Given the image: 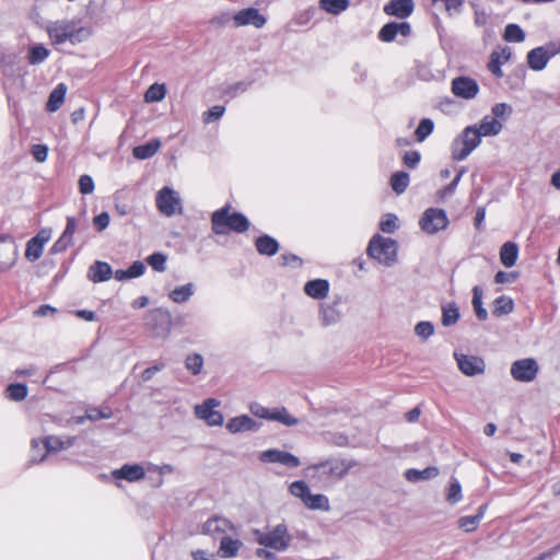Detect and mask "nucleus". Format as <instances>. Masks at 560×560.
Segmentation results:
<instances>
[{"label": "nucleus", "instance_id": "nucleus-1", "mask_svg": "<svg viewBox=\"0 0 560 560\" xmlns=\"http://www.w3.org/2000/svg\"><path fill=\"white\" fill-rule=\"evenodd\" d=\"M357 465L353 459L327 458L317 464L310 465L305 469V476L319 488L328 489L342 480Z\"/></svg>", "mask_w": 560, "mask_h": 560}, {"label": "nucleus", "instance_id": "nucleus-2", "mask_svg": "<svg viewBox=\"0 0 560 560\" xmlns=\"http://www.w3.org/2000/svg\"><path fill=\"white\" fill-rule=\"evenodd\" d=\"M231 205L215 210L211 214V229L217 235H225L230 231L235 233H245L249 229V220L245 214L238 211L230 212Z\"/></svg>", "mask_w": 560, "mask_h": 560}, {"label": "nucleus", "instance_id": "nucleus-3", "mask_svg": "<svg viewBox=\"0 0 560 560\" xmlns=\"http://www.w3.org/2000/svg\"><path fill=\"white\" fill-rule=\"evenodd\" d=\"M47 33L55 45H61L66 42L77 45L91 36V30L89 27H77L72 21L54 22L48 25Z\"/></svg>", "mask_w": 560, "mask_h": 560}, {"label": "nucleus", "instance_id": "nucleus-4", "mask_svg": "<svg viewBox=\"0 0 560 560\" xmlns=\"http://www.w3.org/2000/svg\"><path fill=\"white\" fill-rule=\"evenodd\" d=\"M253 535L259 545L279 552L285 551L292 539L284 523L276 525L268 532L254 529Z\"/></svg>", "mask_w": 560, "mask_h": 560}, {"label": "nucleus", "instance_id": "nucleus-5", "mask_svg": "<svg viewBox=\"0 0 560 560\" xmlns=\"http://www.w3.org/2000/svg\"><path fill=\"white\" fill-rule=\"evenodd\" d=\"M397 242L390 237L374 235L368 245V255L378 262L389 267L397 260Z\"/></svg>", "mask_w": 560, "mask_h": 560}, {"label": "nucleus", "instance_id": "nucleus-6", "mask_svg": "<svg viewBox=\"0 0 560 560\" xmlns=\"http://www.w3.org/2000/svg\"><path fill=\"white\" fill-rule=\"evenodd\" d=\"M480 132L477 125H470L464 128L462 133L456 137L452 143V159L454 161H464L481 143Z\"/></svg>", "mask_w": 560, "mask_h": 560}, {"label": "nucleus", "instance_id": "nucleus-7", "mask_svg": "<svg viewBox=\"0 0 560 560\" xmlns=\"http://www.w3.org/2000/svg\"><path fill=\"white\" fill-rule=\"evenodd\" d=\"M144 324L154 337L165 339L172 330V315L168 310L156 307L145 314Z\"/></svg>", "mask_w": 560, "mask_h": 560}, {"label": "nucleus", "instance_id": "nucleus-8", "mask_svg": "<svg viewBox=\"0 0 560 560\" xmlns=\"http://www.w3.org/2000/svg\"><path fill=\"white\" fill-rule=\"evenodd\" d=\"M155 205L159 212L168 218L183 213V206L179 195L168 186H164L158 191L155 197Z\"/></svg>", "mask_w": 560, "mask_h": 560}, {"label": "nucleus", "instance_id": "nucleus-9", "mask_svg": "<svg viewBox=\"0 0 560 560\" xmlns=\"http://www.w3.org/2000/svg\"><path fill=\"white\" fill-rule=\"evenodd\" d=\"M560 52V44L550 42L545 46L533 48L527 54L528 67L534 71H541L547 67L550 58Z\"/></svg>", "mask_w": 560, "mask_h": 560}, {"label": "nucleus", "instance_id": "nucleus-10", "mask_svg": "<svg viewBox=\"0 0 560 560\" xmlns=\"http://www.w3.org/2000/svg\"><path fill=\"white\" fill-rule=\"evenodd\" d=\"M419 225L423 232L428 234H435L447 228L448 218L445 210L440 208H429L420 218Z\"/></svg>", "mask_w": 560, "mask_h": 560}, {"label": "nucleus", "instance_id": "nucleus-11", "mask_svg": "<svg viewBox=\"0 0 560 560\" xmlns=\"http://www.w3.org/2000/svg\"><path fill=\"white\" fill-rule=\"evenodd\" d=\"M74 438H67L66 440L60 439L59 436L49 435L46 436L42 441L33 440V452L37 448H43V455L37 458L35 455L32 457V463H42L48 453L58 452L61 450L69 448L74 443Z\"/></svg>", "mask_w": 560, "mask_h": 560}, {"label": "nucleus", "instance_id": "nucleus-12", "mask_svg": "<svg viewBox=\"0 0 560 560\" xmlns=\"http://www.w3.org/2000/svg\"><path fill=\"white\" fill-rule=\"evenodd\" d=\"M539 372V365L534 358L516 360L512 363L510 373L513 380L522 383L533 382Z\"/></svg>", "mask_w": 560, "mask_h": 560}, {"label": "nucleus", "instance_id": "nucleus-13", "mask_svg": "<svg viewBox=\"0 0 560 560\" xmlns=\"http://www.w3.org/2000/svg\"><path fill=\"white\" fill-rule=\"evenodd\" d=\"M220 406V401L215 398H208L202 404L195 406V415L202 419L210 427H219L223 424V415L215 410Z\"/></svg>", "mask_w": 560, "mask_h": 560}, {"label": "nucleus", "instance_id": "nucleus-14", "mask_svg": "<svg viewBox=\"0 0 560 560\" xmlns=\"http://www.w3.org/2000/svg\"><path fill=\"white\" fill-rule=\"evenodd\" d=\"M235 530L236 528L230 520L218 515L208 518L202 525V534L220 540L222 536H226Z\"/></svg>", "mask_w": 560, "mask_h": 560}, {"label": "nucleus", "instance_id": "nucleus-15", "mask_svg": "<svg viewBox=\"0 0 560 560\" xmlns=\"http://www.w3.org/2000/svg\"><path fill=\"white\" fill-rule=\"evenodd\" d=\"M232 20L235 27L253 25L256 28H261L267 23L266 16L253 7L240 10L232 16Z\"/></svg>", "mask_w": 560, "mask_h": 560}, {"label": "nucleus", "instance_id": "nucleus-16", "mask_svg": "<svg viewBox=\"0 0 560 560\" xmlns=\"http://www.w3.org/2000/svg\"><path fill=\"white\" fill-rule=\"evenodd\" d=\"M455 359L460 372L467 376H475L485 372V361L478 355L455 354Z\"/></svg>", "mask_w": 560, "mask_h": 560}, {"label": "nucleus", "instance_id": "nucleus-17", "mask_svg": "<svg viewBox=\"0 0 560 560\" xmlns=\"http://www.w3.org/2000/svg\"><path fill=\"white\" fill-rule=\"evenodd\" d=\"M259 459L262 463H279L291 468L299 467L301 464L300 458L295 455L277 448L264 451L260 453Z\"/></svg>", "mask_w": 560, "mask_h": 560}, {"label": "nucleus", "instance_id": "nucleus-18", "mask_svg": "<svg viewBox=\"0 0 560 560\" xmlns=\"http://www.w3.org/2000/svg\"><path fill=\"white\" fill-rule=\"evenodd\" d=\"M401 35L404 37H408L411 35V25L410 23L402 22H388L378 32V39L384 43H392L395 40L397 35Z\"/></svg>", "mask_w": 560, "mask_h": 560}, {"label": "nucleus", "instance_id": "nucleus-19", "mask_svg": "<svg viewBox=\"0 0 560 560\" xmlns=\"http://www.w3.org/2000/svg\"><path fill=\"white\" fill-rule=\"evenodd\" d=\"M452 92L462 98H474L479 92V85L476 80L468 77H458L452 81Z\"/></svg>", "mask_w": 560, "mask_h": 560}, {"label": "nucleus", "instance_id": "nucleus-20", "mask_svg": "<svg viewBox=\"0 0 560 560\" xmlns=\"http://www.w3.org/2000/svg\"><path fill=\"white\" fill-rule=\"evenodd\" d=\"M16 259V246L10 236H0V271L9 270Z\"/></svg>", "mask_w": 560, "mask_h": 560}, {"label": "nucleus", "instance_id": "nucleus-21", "mask_svg": "<svg viewBox=\"0 0 560 560\" xmlns=\"http://www.w3.org/2000/svg\"><path fill=\"white\" fill-rule=\"evenodd\" d=\"M413 0H389L384 5V12L387 15L396 16L398 19H406L413 12Z\"/></svg>", "mask_w": 560, "mask_h": 560}, {"label": "nucleus", "instance_id": "nucleus-22", "mask_svg": "<svg viewBox=\"0 0 560 560\" xmlns=\"http://www.w3.org/2000/svg\"><path fill=\"white\" fill-rule=\"evenodd\" d=\"M112 475L115 479L136 482L144 478L145 470L140 464H125L119 469H115Z\"/></svg>", "mask_w": 560, "mask_h": 560}, {"label": "nucleus", "instance_id": "nucleus-23", "mask_svg": "<svg viewBox=\"0 0 560 560\" xmlns=\"http://www.w3.org/2000/svg\"><path fill=\"white\" fill-rule=\"evenodd\" d=\"M86 277L94 283L105 282L113 277V269L108 262L96 260L89 267Z\"/></svg>", "mask_w": 560, "mask_h": 560}, {"label": "nucleus", "instance_id": "nucleus-24", "mask_svg": "<svg viewBox=\"0 0 560 560\" xmlns=\"http://www.w3.org/2000/svg\"><path fill=\"white\" fill-rule=\"evenodd\" d=\"M226 429L231 433L247 432L258 430L257 422L247 415L231 418L226 423Z\"/></svg>", "mask_w": 560, "mask_h": 560}, {"label": "nucleus", "instance_id": "nucleus-25", "mask_svg": "<svg viewBox=\"0 0 560 560\" xmlns=\"http://www.w3.org/2000/svg\"><path fill=\"white\" fill-rule=\"evenodd\" d=\"M304 292L315 300L325 299L329 292V282L326 279L310 280L304 285Z\"/></svg>", "mask_w": 560, "mask_h": 560}, {"label": "nucleus", "instance_id": "nucleus-26", "mask_svg": "<svg viewBox=\"0 0 560 560\" xmlns=\"http://www.w3.org/2000/svg\"><path fill=\"white\" fill-rule=\"evenodd\" d=\"M255 247L260 255L271 257L278 253L280 245L275 237L264 234L255 240Z\"/></svg>", "mask_w": 560, "mask_h": 560}, {"label": "nucleus", "instance_id": "nucleus-27", "mask_svg": "<svg viewBox=\"0 0 560 560\" xmlns=\"http://www.w3.org/2000/svg\"><path fill=\"white\" fill-rule=\"evenodd\" d=\"M503 129V125L500 120L492 118L487 115L481 120L480 124L477 125V130L480 132L481 137H493L499 135Z\"/></svg>", "mask_w": 560, "mask_h": 560}, {"label": "nucleus", "instance_id": "nucleus-28", "mask_svg": "<svg viewBox=\"0 0 560 560\" xmlns=\"http://www.w3.org/2000/svg\"><path fill=\"white\" fill-rule=\"evenodd\" d=\"M67 86L65 83H59L49 94L46 103V110L49 113L57 112L65 102Z\"/></svg>", "mask_w": 560, "mask_h": 560}, {"label": "nucleus", "instance_id": "nucleus-29", "mask_svg": "<svg viewBox=\"0 0 560 560\" xmlns=\"http://www.w3.org/2000/svg\"><path fill=\"white\" fill-rule=\"evenodd\" d=\"M518 258V246L514 242H506L500 249V260L506 268H511L516 264Z\"/></svg>", "mask_w": 560, "mask_h": 560}, {"label": "nucleus", "instance_id": "nucleus-30", "mask_svg": "<svg viewBox=\"0 0 560 560\" xmlns=\"http://www.w3.org/2000/svg\"><path fill=\"white\" fill-rule=\"evenodd\" d=\"M243 546L240 539H233L230 536H222L220 540L219 553L223 558H234Z\"/></svg>", "mask_w": 560, "mask_h": 560}, {"label": "nucleus", "instance_id": "nucleus-31", "mask_svg": "<svg viewBox=\"0 0 560 560\" xmlns=\"http://www.w3.org/2000/svg\"><path fill=\"white\" fill-rule=\"evenodd\" d=\"M161 141L159 139H152L144 144H140L133 148L132 154L138 160H147L152 158L160 149Z\"/></svg>", "mask_w": 560, "mask_h": 560}, {"label": "nucleus", "instance_id": "nucleus-32", "mask_svg": "<svg viewBox=\"0 0 560 560\" xmlns=\"http://www.w3.org/2000/svg\"><path fill=\"white\" fill-rule=\"evenodd\" d=\"M439 475V468L435 466H429L422 470L410 468L405 472V477L408 481L418 482L420 480L433 479Z\"/></svg>", "mask_w": 560, "mask_h": 560}, {"label": "nucleus", "instance_id": "nucleus-33", "mask_svg": "<svg viewBox=\"0 0 560 560\" xmlns=\"http://www.w3.org/2000/svg\"><path fill=\"white\" fill-rule=\"evenodd\" d=\"M0 70L8 78L14 77L19 71L18 56L15 54H2L0 57Z\"/></svg>", "mask_w": 560, "mask_h": 560}, {"label": "nucleus", "instance_id": "nucleus-34", "mask_svg": "<svg viewBox=\"0 0 560 560\" xmlns=\"http://www.w3.org/2000/svg\"><path fill=\"white\" fill-rule=\"evenodd\" d=\"M195 293V284L189 282L180 287H176L168 293V298L175 303L187 302Z\"/></svg>", "mask_w": 560, "mask_h": 560}, {"label": "nucleus", "instance_id": "nucleus-35", "mask_svg": "<svg viewBox=\"0 0 560 560\" xmlns=\"http://www.w3.org/2000/svg\"><path fill=\"white\" fill-rule=\"evenodd\" d=\"M269 420L280 422L285 427H293L300 422V420L290 415V412L284 407L272 408Z\"/></svg>", "mask_w": 560, "mask_h": 560}, {"label": "nucleus", "instance_id": "nucleus-36", "mask_svg": "<svg viewBox=\"0 0 560 560\" xmlns=\"http://www.w3.org/2000/svg\"><path fill=\"white\" fill-rule=\"evenodd\" d=\"M28 395L27 385L24 383H12L4 389V396L11 401H22Z\"/></svg>", "mask_w": 560, "mask_h": 560}, {"label": "nucleus", "instance_id": "nucleus-37", "mask_svg": "<svg viewBox=\"0 0 560 560\" xmlns=\"http://www.w3.org/2000/svg\"><path fill=\"white\" fill-rule=\"evenodd\" d=\"M514 310V302L508 295H500L493 301L492 314L495 317H501L512 313Z\"/></svg>", "mask_w": 560, "mask_h": 560}, {"label": "nucleus", "instance_id": "nucleus-38", "mask_svg": "<svg viewBox=\"0 0 560 560\" xmlns=\"http://www.w3.org/2000/svg\"><path fill=\"white\" fill-rule=\"evenodd\" d=\"M409 183L410 176L407 172H395L390 176V187L397 195H401L402 192H405L409 186Z\"/></svg>", "mask_w": 560, "mask_h": 560}, {"label": "nucleus", "instance_id": "nucleus-39", "mask_svg": "<svg viewBox=\"0 0 560 560\" xmlns=\"http://www.w3.org/2000/svg\"><path fill=\"white\" fill-rule=\"evenodd\" d=\"M459 319V308L455 302L442 306V324L445 327L453 326Z\"/></svg>", "mask_w": 560, "mask_h": 560}, {"label": "nucleus", "instance_id": "nucleus-40", "mask_svg": "<svg viewBox=\"0 0 560 560\" xmlns=\"http://www.w3.org/2000/svg\"><path fill=\"white\" fill-rule=\"evenodd\" d=\"M349 4V0H319V8L334 15L346 11Z\"/></svg>", "mask_w": 560, "mask_h": 560}, {"label": "nucleus", "instance_id": "nucleus-41", "mask_svg": "<svg viewBox=\"0 0 560 560\" xmlns=\"http://www.w3.org/2000/svg\"><path fill=\"white\" fill-rule=\"evenodd\" d=\"M304 505L310 510L329 511L330 504L329 499L325 494H310L304 500Z\"/></svg>", "mask_w": 560, "mask_h": 560}, {"label": "nucleus", "instance_id": "nucleus-42", "mask_svg": "<svg viewBox=\"0 0 560 560\" xmlns=\"http://www.w3.org/2000/svg\"><path fill=\"white\" fill-rule=\"evenodd\" d=\"M113 417L112 408L108 406L101 408H89L85 411L84 418H79L78 423H83L84 419H89L91 421H98L103 419H110Z\"/></svg>", "mask_w": 560, "mask_h": 560}, {"label": "nucleus", "instance_id": "nucleus-43", "mask_svg": "<svg viewBox=\"0 0 560 560\" xmlns=\"http://www.w3.org/2000/svg\"><path fill=\"white\" fill-rule=\"evenodd\" d=\"M482 289L475 285L472 289V306L476 316L479 320H486L488 318V312L482 305Z\"/></svg>", "mask_w": 560, "mask_h": 560}, {"label": "nucleus", "instance_id": "nucleus-44", "mask_svg": "<svg viewBox=\"0 0 560 560\" xmlns=\"http://www.w3.org/2000/svg\"><path fill=\"white\" fill-rule=\"evenodd\" d=\"M503 38L510 43H522L525 40V32L518 24L510 23L505 26Z\"/></svg>", "mask_w": 560, "mask_h": 560}, {"label": "nucleus", "instance_id": "nucleus-45", "mask_svg": "<svg viewBox=\"0 0 560 560\" xmlns=\"http://www.w3.org/2000/svg\"><path fill=\"white\" fill-rule=\"evenodd\" d=\"M433 120L430 118H423L415 130V138L418 142H423L433 132Z\"/></svg>", "mask_w": 560, "mask_h": 560}, {"label": "nucleus", "instance_id": "nucleus-46", "mask_svg": "<svg viewBox=\"0 0 560 560\" xmlns=\"http://www.w3.org/2000/svg\"><path fill=\"white\" fill-rule=\"evenodd\" d=\"M49 56V50L43 45L32 46L28 50V62L31 65H39L44 62Z\"/></svg>", "mask_w": 560, "mask_h": 560}, {"label": "nucleus", "instance_id": "nucleus-47", "mask_svg": "<svg viewBox=\"0 0 560 560\" xmlns=\"http://www.w3.org/2000/svg\"><path fill=\"white\" fill-rule=\"evenodd\" d=\"M336 305L337 304L322 306L320 313H322L323 324L325 326L332 325L339 319L340 314H339L338 310L336 308Z\"/></svg>", "mask_w": 560, "mask_h": 560}, {"label": "nucleus", "instance_id": "nucleus-48", "mask_svg": "<svg viewBox=\"0 0 560 560\" xmlns=\"http://www.w3.org/2000/svg\"><path fill=\"white\" fill-rule=\"evenodd\" d=\"M44 246L37 243V240L31 238L26 243L25 257L28 261H36L43 254Z\"/></svg>", "mask_w": 560, "mask_h": 560}, {"label": "nucleus", "instance_id": "nucleus-49", "mask_svg": "<svg viewBox=\"0 0 560 560\" xmlns=\"http://www.w3.org/2000/svg\"><path fill=\"white\" fill-rule=\"evenodd\" d=\"M289 490L292 495L300 498L303 503H304V500H306L307 497L311 494L307 483L303 480L293 481L290 485Z\"/></svg>", "mask_w": 560, "mask_h": 560}, {"label": "nucleus", "instance_id": "nucleus-50", "mask_svg": "<svg viewBox=\"0 0 560 560\" xmlns=\"http://www.w3.org/2000/svg\"><path fill=\"white\" fill-rule=\"evenodd\" d=\"M165 86L163 84L154 83L145 92L144 98L147 102H160L165 97Z\"/></svg>", "mask_w": 560, "mask_h": 560}, {"label": "nucleus", "instance_id": "nucleus-51", "mask_svg": "<svg viewBox=\"0 0 560 560\" xmlns=\"http://www.w3.org/2000/svg\"><path fill=\"white\" fill-rule=\"evenodd\" d=\"M463 498L462 494V486L457 479H452L447 493H446V501L454 505L457 502H459Z\"/></svg>", "mask_w": 560, "mask_h": 560}, {"label": "nucleus", "instance_id": "nucleus-52", "mask_svg": "<svg viewBox=\"0 0 560 560\" xmlns=\"http://www.w3.org/2000/svg\"><path fill=\"white\" fill-rule=\"evenodd\" d=\"M185 366L194 375L199 374L203 366L202 355L199 353H194V354L188 355L185 360Z\"/></svg>", "mask_w": 560, "mask_h": 560}, {"label": "nucleus", "instance_id": "nucleus-53", "mask_svg": "<svg viewBox=\"0 0 560 560\" xmlns=\"http://www.w3.org/2000/svg\"><path fill=\"white\" fill-rule=\"evenodd\" d=\"M167 257L163 253H153L147 258V262L158 272L166 269Z\"/></svg>", "mask_w": 560, "mask_h": 560}, {"label": "nucleus", "instance_id": "nucleus-54", "mask_svg": "<svg viewBox=\"0 0 560 560\" xmlns=\"http://www.w3.org/2000/svg\"><path fill=\"white\" fill-rule=\"evenodd\" d=\"M503 65V61L501 60V54L493 50L490 55V61L488 63V70L495 77V78H502L503 71L501 69V66Z\"/></svg>", "mask_w": 560, "mask_h": 560}, {"label": "nucleus", "instance_id": "nucleus-55", "mask_svg": "<svg viewBox=\"0 0 560 560\" xmlns=\"http://www.w3.org/2000/svg\"><path fill=\"white\" fill-rule=\"evenodd\" d=\"M480 520L481 513H477L476 515L472 516H463L458 520V526L466 533H470L477 528Z\"/></svg>", "mask_w": 560, "mask_h": 560}, {"label": "nucleus", "instance_id": "nucleus-56", "mask_svg": "<svg viewBox=\"0 0 560 560\" xmlns=\"http://www.w3.org/2000/svg\"><path fill=\"white\" fill-rule=\"evenodd\" d=\"M398 218L397 215L393 214V213H387L385 214L381 222H380V229L384 232V233H388V234H392L394 233L397 228H398Z\"/></svg>", "mask_w": 560, "mask_h": 560}, {"label": "nucleus", "instance_id": "nucleus-57", "mask_svg": "<svg viewBox=\"0 0 560 560\" xmlns=\"http://www.w3.org/2000/svg\"><path fill=\"white\" fill-rule=\"evenodd\" d=\"M512 106L506 104V103H498L495 105L492 106L491 108V113L493 116H491L492 118H495V119H508L511 115H512Z\"/></svg>", "mask_w": 560, "mask_h": 560}, {"label": "nucleus", "instance_id": "nucleus-58", "mask_svg": "<svg viewBox=\"0 0 560 560\" xmlns=\"http://www.w3.org/2000/svg\"><path fill=\"white\" fill-rule=\"evenodd\" d=\"M474 8V24L477 27L486 26L490 21V14L486 11V9L472 3Z\"/></svg>", "mask_w": 560, "mask_h": 560}, {"label": "nucleus", "instance_id": "nucleus-59", "mask_svg": "<svg viewBox=\"0 0 560 560\" xmlns=\"http://www.w3.org/2000/svg\"><path fill=\"white\" fill-rule=\"evenodd\" d=\"M421 161V154L417 150L406 151L402 155V162L408 168H416Z\"/></svg>", "mask_w": 560, "mask_h": 560}, {"label": "nucleus", "instance_id": "nucleus-60", "mask_svg": "<svg viewBox=\"0 0 560 560\" xmlns=\"http://www.w3.org/2000/svg\"><path fill=\"white\" fill-rule=\"evenodd\" d=\"M225 112V107L221 105H215L209 108L203 113V122L209 124L214 120L220 119Z\"/></svg>", "mask_w": 560, "mask_h": 560}, {"label": "nucleus", "instance_id": "nucleus-61", "mask_svg": "<svg viewBox=\"0 0 560 560\" xmlns=\"http://www.w3.org/2000/svg\"><path fill=\"white\" fill-rule=\"evenodd\" d=\"M415 332L417 336L428 339L434 332V326L431 322H419L415 327Z\"/></svg>", "mask_w": 560, "mask_h": 560}, {"label": "nucleus", "instance_id": "nucleus-62", "mask_svg": "<svg viewBox=\"0 0 560 560\" xmlns=\"http://www.w3.org/2000/svg\"><path fill=\"white\" fill-rule=\"evenodd\" d=\"M94 190V180L90 175H81L79 178V191L82 195L92 194Z\"/></svg>", "mask_w": 560, "mask_h": 560}, {"label": "nucleus", "instance_id": "nucleus-63", "mask_svg": "<svg viewBox=\"0 0 560 560\" xmlns=\"http://www.w3.org/2000/svg\"><path fill=\"white\" fill-rule=\"evenodd\" d=\"M71 244H72V242L68 237H66L61 234L60 237L52 244V246L50 248V253L54 255L63 253L65 250L68 249V247Z\"/></svg>", "mask_w": 560, "mask_h": 560}, {"label": "nucleus", "instance_id": "nucleus-64", "mask_svg": "<svg viewBox=\"0 0 560 560\" xmlns=\"http://www.w3.org/2000/svg\"><path fill=\"white\" fill-rule=\"evenodd\" d=\"M109 221H110V218H109L108 212L104 211V212H101L100 214H97L96 217H94L93 224L98 232H102L105 229H107Z\"/></svg>", "mask_w": 560, "mask_h": 560}]
</instances>
